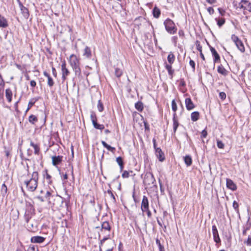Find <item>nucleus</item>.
Listing matches in <instances>:
<instances>
[{
  "instance_id": "nucleus-19",
  "label": "nucleus",
  "mask_w": 251,
  "mask_h": 251,
  "mask_svg": "<svg viewBox=\"0 0 251 251\" xmlns=\"http://www.w3.org/2000/svg\"><path fill=\"white\" fill-rule=\"evenodd\" d=\"M173 120V130H174V133H175L177 129V127L179 126L178 122L176 119V113H174Z\"/></svg>"
},
{
  "instance_id": "nucleus-12",
  "label": "nucleus",
  "mask_w": 251,
  "mask_h": 251,
  "mask_svg": "<svg viewBox=\"0 0 251 251\" xmlns=\"http://www.w3.org/2000/svg\"><path fill=\"white\" fill-rule=\"evenodd\" d=\"M155 154L160 162H163L165 159L164 153L160 148L156 149V150H155Z\"/></svg>"
},
{
  "instance_id": "nucleus-53",
  "label": "nucleus",
  "mask_w": 251,
  "mask_h": 251,
  "mask_svg": "<svg viewBox=\"0 0 251 251\" xmlns=\"http://www.w3.org/2000/svg\"><path fill=\"white\" fill-rule=\"evenodd\" d=\"M219 97L222 100H225L226 98V93L224 92H220L219 93Z\"/></svg>"
},
{
  "instance_id": "nucleus-32",
  "label": "nucleus",
  "mask_w": 251,
  "mask_h": 251,
  "mask_svg": "<svg viewBox=\"0 0 251 251\" xmlns=\"http://www.w3.org/2000/svg\"><path fill=\"white\" fill-rule=\"evenodd\" d=\"M135 107L139 112H141L144 109L143 103L141 101H138L135 104Z\"/></svg>"
},
{
  "instance_id": "nucleus-51",
  "label": "nucleus",
  "mask_w": 251,
  "mask_h": 251,
  "mask_svg": "<svg viewBox=\"0 0 251 251\" xmlns=\"http://www.w3.org/2000/svg\"><path fill=\"white\" fill-rule=\"evenodd\" d=\"M27 251H39L38 248L37 247H35L34 246H30L28 249Z\"/></svg>"
},
{
  "instance_id": "nucleus-42",
  "label": "nucleus",
  "mask_w": 251,
  "mask_h": 251,
  "mask_svg": "<svg viewBox=\"0 0 251 251\" xmlns=\"http://www.w3.org/2000/svg\"><path fill=\"white\" fill-rule=\"evenodd\" d=\"M109 189H108L107 192L108 194L110 195L111 198L113 200V202H116V198L113 194V193H112V191H111V188L110 187V185L109 184Z\"/></svg>"
},
{
  "instance_id": "nucleus-40",
  "label": "nucleus",
  "mask_w": 251,
  "mask_h": 251,
  "mask_svg": "<svg viewBox=\"0 0 251 251\" xmlns=\"http://www.w3.org/2000/svg\"><path fill=\"white\" fill-rule=\"evenodd\" d=\"M155 242L158 247L159 251H165L164 246L161 244L160 240L158 238L155 239Z\"/></svg>"
},
{
  "instance_id": "nucleus-29",
  "label": "nucleus",
  "mask_w": 251,
  "mask_h": 251,
  "mask_svg": "<svg viewBox=\"0 0 251 251\" xmlns=\"http://www.w3.org/2000/svg\"><path fill=\"white\" fill-rule=\"evenodd\" d=\"M200 117V113L198 111H195L191 113V118L193 122L197 121Z\"/></svg>"
},
{
  "instance_id": "nucleus-3",
  "label": "nucleus",
  "mask_w": 251,
  "mask_h": 251,
  "mask_svg": "<svg viewBox=\"0 0 251 251\" xmlns=\"http://www.w3.org/2000/svg\"><path fill=\"white\" fill-rule=\"evenodd\" d=\"M35 214V208L33 204L30 202L25 201V211L24 214V218L26 223H28L32 216Z\"/></svg>"
},
{
  "instance_id": "nucleus-59",
  "label": "nucleus",
  "mask_w": 251,
  "mask_h": 251,
  "mask_svg": "<svg viewBox=\"0 0 251 251\" xmlns=\"http://www.w3.org/2000/svg\"><path fill=\"white\" fill-rule=\"evenodd\" d=\"M207 10L210 15H212L214 13V10L212 7H208Z\"/></svg>"
},
{
  "instance_id": "nucleus-23",
  "label": "nucleus",
  "mask_w": 251,
  "mask_h": 251,
  "mask_svg": "<svg viewBox=\"0 0 251 251\" xmlns=\"http://www.w3.org/2000/svg\"><path fill=\"white\" fill-rule=\"evenodd\" d=\"M116 162L120 166V172H122L124 168V163L122 157L119 156L116 158Z\"/></svg>"
},
{
  "instance_id": "nucleus-10",
  "label": "nucleus",
  "mask_w": 251,
  "mask_h": 251,
  "mask_svg": "<svg viewBox=\"0 0 251 251\" xmlns=\"http://www.w3.org/2000/svg\"><path fill=\"white\" fill-rule=\"evenodd\" d=\"M19 7L20 8L21 13L22 14L24 17L25 19H27L29 16V12L27 8L24 6L23 4H20Z\"/></svg>"
},
{
  "instance_id": "nucleus-60",
  "label": "nucleus",
  "mask_w": 251,
  "mask_h": 251,
  "mask_svg": "<svg viewBox=\"0 0 251 251\" xmlns=\"http://www.w3.org/2000/svg\"><path fill=\"white\" fill-rule=\"evenodd\" d=\"M189 64L192 67V68H193V71H194L195 69V62L193 60L191 59L190 60V61H189Z\"/></svg>"
},
{
  "instance_id": "nucleus-37",
  "label": "nucleus",
  "mask_w": 251,
  "mask_h": 251,
  "mask_svg": "<svg viewBox=\"0 0 251 251\" xmlns=\"http://www.w3.org/2000/svg\"><path fill=\"white\" fill-rule=\"evenodd\" d=\"M175 58V55L172 52H170L167 57L168 61L171 65L174 63Z\"/></svg>"
},
{
  "instance_id": "nucleus-64",
  "label": "nucleus",
  "mask_w": 251,
  "mask_h": 251,
  "mask_svg": "<svg viewBox=\"0 0 251 251\" xmlns=\"http://www.w3.org/2000/svg\"><path fill=\"white\" fill-rule=\"evenodd\" d=\"M51 193L50 191H48L46 192V195H45V198L46 199H50V197L51 196Z\"/></svg>"
},
{
  "instance_id": "nucleus-8",
  "label": "nucleus",
  "mask_w": 251,
  "mask_h": 251,
  "mask_svg": "<svg viewBox=\"0 0 251 251\" xmlns=\"http://www.w3.org/2000/svg\"><path fill=\"white\" fill-rule=\"evenodd\" d=\"M212 233L213 235V239L214 242L216 243V244H220L221 243V239L220 238L218 231L217 228V227L215 225H213L212 226Z\"/></svg>"
},
{
  "instance_id": "nucleus-58",
  "label": "nucleus",
  "mask_w": 251,
  "mask_h": 251,
  "mask_svg": "<svg viewBox=\"0 0 251 251\" xmlns=\"http://www.w3.org/2000/svg\"><path fill=\"white\" fill-rule=\"evenodd\" d=\"M218 10L219 12V13L221 14V16H224L225 13H226V11L224 9H223V8H218Z\"/></svg>"
},
{
  "instance_id": "nucleus-33",
  "label": "nucleus",
  "mask_w": 251,
  "mask_h": 251,
  "mask_svg": "<svg viewBox=\"0 0 251 251\" xmlns=\"http://www.w3.org/2000/svg\"><path fill=\"white\" fill-rule=\"evenodd\" d=\"M184 161L187 166L191 165L192 163V160L190 155H186L184 157Z\"/></svg>"
},
{
  "instance_id": "nucleus-63",
  "label": "nucleus",
  "mask_w": 251,
  "mask_h": 251,
  "mask_svg": "<svg viewBox=\"0 0 251 251\" xmlns=\"http://www.w3.org/2000/svg\"><path fill=\"white\" fill-rule=\"evenodd\" d=\"M179 85H180V86H182V87H184L186 86V83L183 79H181L180 80V82Z\"/></svg>"
},
{
  "instance_id": "nucleus-55",
  "label": "nucleus",
  "mask_w": 251,
  "mask_h": 251,
  "mask_svg": "<svg viewBox=\"0 0 251 251\" xmlns=\"http://www.w3.org/2000/svg\"><path fill=\"white\" fill-rule=\"evenodd\" d=\"M233 207L234 209L235 210V211H238L239 205H238V202L235 201H234L233 202Z\"/></svg>"
},
{
  "instance_id": "nucleus-15",
  "label": "nucleus",
  "mask_w": 251,
  "mask_h": 251,
  "mask_svg": "<svg viewBox=\"0 0 251 251\" xmlns=\"http://www.w3.org/2000/svg\"><path fill=\"white\" fill-rule=\"evenodd\" d=\"M226 184L227 188L232 191H235L237 189L236 185L229 178H226Z\"/></svg>"
},
{
  "instance_id": "nucleus-1",
  "label": "nucleus",
  "mask_w": 251,
  "mask_h": 251,
  "mask_svg": "<svg viewBox=\"0 0 251 251\" xmlns=\"http://www.w3.org/2000/svg\"><path fill=\"white\" fill-rule=\"evenodd\" d=\"M38 173L37 171L33 172L32 174L30 179L24 181V183L26 185L27 190L31 192H34L38 186Z\"/></svg>"
},
{
  "instance_id": "nucleus-6",
  "label": "nucleus",
  "mask_w": 251,
  "mask_h": 251,
  "mask_svg": "<svg viewBox=\"0 0 251 251\" xmlns=\"http://www.w3.org/2000/svg\"><path fill=\"white\" fill-rule=\"evenodd\" d=\"M69 62L72 69L80 66V64L79 59L74 54L70 56Z\"/></svg>"
},
{
  "instance_id": "nucleus-14",
  "label": "nucleus",
  "mask_w": 251,
  "mask_h": 251,
  "mask_svg": "<svg viewBox=\"0 0 251 251\" xmlns=\"http://www.w3.org/2000/svg\"><path fill=\"white\" fill-rule=\"evenodd\" d=\"M186 108L188 110H191L195 107V105L192 100L190 98H186L185 100Z\"/></svg>"
},
{
  "instance_id": "nucleus-48",
  "label": "nucleus",
  "mask_w": 251,
  "mask_h": 251,
  "mask_svg": "<svg viewBox=\"0 0 251 251\" xmlns=\"http://www.w3.org/2000/svg\"><path fill=\"white\" fill-rule=\"evenodd\" d=\"M217 145L219 149H223L224 148L225 145L223 142L220 140L217 139Z\"/></svg>"
},
{
  "instance_id": "nucleus-13",
  "label": "nucleus",
  "mask_w": 251,
  "mask_h": 251,
  "mask_svg": "<svg viewBox=\"0 0 251 251\" xmlns=\"http://www.w3.org/2000/svg\"><path fill=\"white\" fill-rule=\"evenodd\" d=\"M46 238L40 236H33L30 239V241L31 243H43Z\"/></svg>"
},
{
  "instance_id": "nucleus-54",
  "label": "nucleus",
  "mask_w": 251,
  "mask_h": 251,
  "mask_svg": "<svg viewBox=\"0 0 251 251\" xmlns=\"http://www.w3.org/2000/svg\"><path fill=\"white\" fill-rule=\"evenodd\" d=\"M123 174L122 175V176L123 178H128L129 176V172L127 171H123Z\"/></svg>"
},
{
  "instance_id": "nucleus-44",
  "label": "nucleus",
  "mask_w": 251,
  "mask_h": 251,
  "mask_svg": "<svg viewBox=\"0 0 251 251\" xmlns=\"http://www.w3.org/2000/svg\"><path fill=\"white\" fill-rule=\"evenodd\" d=\"M91 120L92 124L94 123V122H97V117L96 114L95 112L91 111V115H90Z\"/></svg>"
},
{
  "instance_id": "nucleus-28",
  "label": "nucleus",
  "mask_w": 251,
  "mask_h": 251,
  "mask_svg": "<svg viewBox=\"0 0 251 251\" xmlns=\"http://www.w3.org/2000/svg\"><path fill=\"white\" fill-rule=\"evenodd\" d=\"M217 71L219 74L225 76L228 73V71L222 65L218 66Z\"/></svg>"
},
{
  "instance_id": "nucleus-2",
  "label": "nucleus",
  "mask_w": 251,
  "mask_h": 251,
  "mask_svg": "<svg viewBox=\"0 0 251 251\" xmlns=\"http://www.w3.org/2000/svg\"><path fill=\"white\" fill-rule=\"evenodd\" d=\"M143 183L146 189L152 188L155 185V179L153 174L151 172L146 173L143 180Z\"/></svg>"
},
{
  "instance_id": "nucleus-30",
  "label": "nucleus",
  "mask_w": 251,
  "mask_h": 251,
  "mask_svg": "<svg viewBox=\"0 0 251 251\" xmlns=\"http://www.w3.org/2000/svg\"><path fill=\"white\" fill-rule=\"evenodd\" d=\"M7 193V187L4 183L2 184L0 189V194L3 197H5Z\"/></svg>"
},
{
  "instance_id": "nucleus-50",
  "label": "nucleus",
  "mask_w": 251,
  "mask_h": 251,
  "mask_svg": "<svg viewBox=\"0 0 251 251\" xmlns=\"http://www.w3.org/2000/svg\"><path fill=\"white\" fill-rule=\"evenodd\" d=\"M244 243L248 246H251V236H248L247 240L244 241Z\"/></svg>"
},
{
  "instance_id": "nucleus-49",
  "label": "nucleus",
  "mask_w": 251,
  "mask_h": 251,
  "mask_svg": "<svg viewBox=\"0 0 251 251\" xmlns=\"http://www.w3.org/2000/svg\"><path fill=\"white\" fill-rule=\"evenodd\" d=\"M110 238V235L108 234L107 236L104 237L102 239L100 240V247H101L103 245V244L104 243V242L109 239Z\"/></svg>"
},
{
  "instance_id": "nucleus-31",
  "label": "nucleus",
  "mask_w": 251,
  "mask_h": 251,
  "mask_svg": "<svg viewBox=\"0 0 251 251\" xmlns=\"http://www.w3.org/2000/svg\"><path fill=\"white\" fill-rule=\"evenodd\" d=\"M241 2L244 3V6H245V9L251 12V3L247 0H241Z\"/></svg>"
},
{
  "instance_id": "nucleus-38",
  "label": "nucleus",
  "mask_w": 251,
  "mask_h": 251,
  "mask_svg": "<svg viewBox=\"0 0 251 251\" xmlns=\"http://www.w3.org/2000/svg\"><path fill=\"white\" fill-rule=\"evenodd\" d=\"M92 124L96 129L102 130L104 128V126L103 125L99 124L97 122H94V123Z\"/></svg>"
},
{
  "instance_id": "nucleus-11",
  "label": "nucleus",
  "mask_w": 251,
  "mask_h": 251,
  "mask_svg": "<svg viewBox=\"0 0 251 251\" xmlns=\"http://www.w3.org/2000/svg\"><path fill=\"white\" fill-rule=\"evenodd\" d=\"M51 158L52 165L54 166H56L62 162L63 156L61 155H55L52 156Z\"/></svg>"
},
{
  "instance_id": "nucleus-21",
  "label": "nucleus",
  "mask_w": 251,
  "mask_h": 251,
  "mask_svg": "<svg viewBox=\"0 0 251 251\" xmlns=\"http://www.w3.org/2000/svg\"><path fill=\"white\" fill-rule=\"evenodd\" d=\"M12 95V92L10 88H7L5 90V97L8 102H11Z\"/></svg>"
},
{
  "instance_id": "nucleus-34",
  "label": "nucleus",
  "mask_w": 251,
  "mask_h": 251,
  "mask_svg": "<svg viewBox=\"0 0 251 251\" xmlns=\"http://www.w3.org/2000/svg\"><path fill=\"white\" fill-rule=\"evenodd\" d=\"M165 68L167 70L169 75L171 76V77H173L174 70L172 69L171 65L166 64L165 65Z\"/></svg>"
},
{
  "instance_id": "nucleus-18",
  "label": "nucleus",
  "mask_w": 251,
  "mask_h": 251,
  "mask_svg": "<svg viewBox=\"0 0 251 251\" xmlns=\"http://www.w3.org/2000/svg\"><path fill=\"white\" fill-rule=\"evenodd\" d=\"M30 146L33 148L34 154L36 155H39L40 152L39 145L38 144H35L32 140H30Z\"/></svg>"
},
{
  "instance_id": "nucleus-35",
  "label": "nucleus",
  "mask_w": 251,
  "mask_h": 251,
  "mask_svg": "<svg viewBox=\"0 0 251 251\" xmlns=\"http://www.w3.org/2000/svg\"><path fill=\"white\" fill-rule=\"evenodd\" d=\"M28 121L30 123L34 125L38 121V119L36 116L34 115H31L29 116Z\"/></svg>"
},
{
  "instance_id": "nucleus-56",
  "label": "nucleus",
  "mask_w": 251,
  "mask_h": 251,
  "mask_svg": "<svg viewBox=\"0 0 251 251\" xmlns=\"http://www.w3.org/2000/svg\"><path fill=\"white\" fill-rule=\"evenodd\" d=\"M4 153L5 155L8 157L10 155L11 150L9 149H7L5 147H4Z\"/></svg>"
},
{
  "instance_id": "nucleus-17",
  "label": "nucleus",
  "mask_w": 251,
  "mask_h": 251,
  "mask_svg": "<svg viewBox=\"0 0 251 251\" xmlns=\"http://www.w3.org/2000/svg\"><path fill=\"white\" fill-rule=\"evenodd\" d=\"M210 50L212 53V56L214 57V62H217L218 61L220 60V57L219 54L214 48L210 47Z\"/></svg>"
},
{
  "instance_id": "nucleus-61",
  "label": "nucleus",
  "mask_w": 251,
  "mask_h": 251,
  "mask_svg": "<svg viewBox=\"0 0 251 251\" xmlns=\"http://www.w3.org/2000/svg\"><path fill=\"white\" fill-rule=\"evenodd\" d=\"M51 69H52V73L53 75L56 77L57 76V72L56 71L55 68L53 67H52Z\"/></svg>"
},
{
  "instance_id": "nucleus-4",
  "label": "nucleus",
  "mask_w": 251,
  "mask_h": 251,
  "mask_svg": "<svg viewBox=\"0 0 251 251\" xmlns=\"http://www.w3.org/2000/svg\"><path fill=\"white\" fill-rule=\"evenodd\" d=\"M164 25L166 30L170 34H174L177 32V27L175 23L169 18H167L164 22Z\"/></svg>"
},
{
  "instance_id": "nucleus-5",
  "label": "nucleus",
  "mask_w": 251,
  "mask_h": 251,
  "mask_svg": "<svg viewBox=\"0 0 251 251\" xmlns=\"http://www.w3.org/2000/svg\"><path fill=\"white\" fill-rule=\"evenodd\" d=\"M231 40L235 43L238 49L241 52H245V47L242 41L235 35L233 34L231 36Z\"/></svg>"
},
{
  "instance_id": "nucleus-47",
  "label": "nucleus",
  "mask_w": 251,
  "mask_h": 251,
  "mask_svg": "<svg viewBox=\"0 0 251 251\" xmlns=\"http://www.w3.org/2000/svg\"><path fill=\"white\" fill-rule=\"evenodd\" d=\"M48 78V85L49 87H51L53 86L54 82L52 78L50 76H49Z\"/></svg>"
},
{
  "instance_id": "nucleus-41",
  "label": "nucleus",
  "mask_w": 251,
  "mask_h": 251,
  "mask_svg": "<svg viewBox=\"0 0 251 251\" xmlns=\"http://www.w3.org/2000/svg\"><path fill=\"white\" fill-rule=\"evenodd\" d=\"M38 100V99L36 98L30 99L28 104V109H30Z\"/></svg>"
},
{
  "instance_id": "nucleus-24",
  "label": "nucleus",
  "mask_w": 251,
  "mask_h": 251,
  "mask_svg": "<svg viewBox=\"0 0 251 251\" xmlns=\"http://www.w3.org/2000/svg\"><path fill=\"white\" fill-rule=\"evenodd\" d=\"M43 176L44 178L47 180L48 184H52L51 176L48 174V170L47 169L44 171Z\"/></svg>"
},
{
  "instance_id": "nucleus-36",
  "label": "nucleus",
  "mask_w": 251,
  "mask_h": 251,
  "mask_svg": "<svg viewBox=\"0 0 251 251\" xmlns=\"http://www.w3.org/2000/svg\"><path fill=\"white\" fill-rule=\"evenodd\" d=\"M75 72V75L77 76H80L81 75V70L80 66L73 68Z\"/></svg>"
},
{
  "instance_id": "nucleus-27",
  "label": "nucleus",
  "mask_w": 251,
  "mask_h": 251,
  "mask_svg": "<svg viewBox=\"0 0 251 251\" xmlns=\"http://www.w3.org/2000/svg\"><path fill=\"white\" fill-rule=\"evenodd\" d=\"M160 10L156 6H155L152 10V14L154 18H158L160 15Z\"/></svg>"
},
{
  "instance_id": "nucleus-45",
  "label": "nucleus",
  "mask_w": 251,
  "mask_h": 251,
  "mask_svg": "<svg viewBox=\"0 0 251 251\" xmlns=\"http://www.w3.org/2000/svg\"><path fill=\"white\" fill-rule=\"evenodd\" d=\"M97 107H98V109L99 112H101L103 111V110L104 109L103 105L100 100H99L98 101Z\"/></svg>"
},
{
  "instance_id": "nucleus-16",
  "label": "nucleus",
  "mask_w": 251,
  "mask_h": 251,
  "mask_svg": "<svg viewBox=\"0 0 251 251\" xmlns=\"http://www.w3.org/2000/svg\"><path fill=\"white\" fill-rule=\"evenodd\" d=\"M27 223V226L28 229L31 232H35L37 230V226L36 225V222H30L29 221L28 223Z\"/></svg>"
},
{
  "instance_id": "nucleus-57",
  "label": "nucleus",
  "mask_w": 251,
  "mask_h": 251,
  "mask_svg": "<svg viewBox=\"0 0 251 251\" xmlns=\"http://www.w3.org/2000/svg\"><path fill=\"white\" fill-rule=\"evenodd\" d=\"M207 135V132L205 129H203L201 132V138H205Z\"/></svg>"
},
{
  "instance_id": "nucleus-22",
  "label": "nucleus",
  "mask_w": 251,
  "mask_h": 251,
  "mask_svg": "<svg viewBox=\"0 0 251 251\" xmlns=\"http://www.w3.org/2000/svg\"><path fill=\"white\" fill-rule=\"evenodd\" d=\"M103 230H107L108 231H110L111 226L108 222L104 221L101 224V231H102Z\"/></svg>"
},
{
  "instance_id": "nucleus-7",
  "label": "nucleus",
  "mask_w": 251,
  "mask_h": 251,
  "mask_svg": "<svg viewBox=\"0 0 251 251\" xmlns=\"http://www.w3.org/2000/svg\"><path fill=\"white\" fill-rule=\"evenodd\" d=\"M61 71L62 79L64 81L66 80L67 76L70 74V71L66 68V63L65 61H64L61 65Z\"/></svg>"
},
{
  "instance_id": "nucleus-25",
  "label": "nucleus",
  "mask_w": 251,
  "mask_h": 251,
  "mask_svg": "<svg viewBox=\"0 0 251 251\" xmlns=\"http://www.w3.org/2000/svg\"><path fill=\"white\" fill-rule=\"evenodd\" d=\"M8 26L7 21L6 19L0 15V27L5 28Z\"/></svg>"
},
{
  "instance_id": "nucleus-9",
  "label": "nucleus",
  "mask_w": 251,
  "mask_h": 251,
  "mask_svg": "<svg viewBox=\"0 0 251 251\" xmlns=\"http://www.w3.org/2000/svg\"><path fill=\"white\" fill-rule=\"evenodd\" d=\"M141 208L143 212H145V210H148L149 208L148 199L146 196H144L143 197Z\"/></svg>"
},
{
  "instance_id": "nucleus-39",
  "label": "nucleus",
  "mask_w": 251,
  "mask_h": 251,
  "mask_svg": "<svg viewBox=\"0 0 251 251\" xmlns=\"http://www.w3.org/2000/svg\"><path fill=\"white\" fill-rule=\"evenodd\" d=\"M215 20L217 21V25L219 27L222 26L225 24L226 22L225 19L224 18H215Z\"/></svg>"
},
{
  "instance_id": "nucleus-46",
  "label": "nucleus",
  "mask_w": 251,
  "mask_h": 251,
  "mask_svg": "<svg viewBox=\"0 0 251 251\" xmlns=\"http://www.w3.org/2000/svg\"><path fill=\"white\" fill-rule=\"evenodd\" d=\"M172 108L173 111L174 112V113H176V111L177 110V105H176V103L175 100H173L172 101Z\"/></svg>"
},
{
  "instance_id": "nucleus-52",
  "label": "nucleus",
  "mask_w": 251,
  "mask_h": 251,
  "mask_svg": "<svg viewBox=\"0 0 251 251\" xmlns=\"http://www.w3.org/2000/svg\"><path fill=\"white\" fill-rule=\"evenodd\" d=\"M196 47H197V50L200 51V52H201L202 51V47L200 45V42L199 41H197L196 42Z\"/></svg>"
},
{
  "instance_id": "nucleus-62",
  "label": "nucleus",
  "mask_w": 251,
  "mask_h": 251,
  "mask_svg": "<svg viewBox=\"0 0 251 251\" xmlns=\"http://www.w3.org/2000/svg\"><path fill=\"white\" fill-rule=\"evenodd\" d=\"M6 58L5 56L3 55L1 56L0 58V64L6 61Z\"/></svg>"
},
{
  "instance_id": "nucleus-20",
  "label": "nucleus",
  "mask_w": 251,
  "mask_h": 251,
  "mask_svg": "<svg viewBox=\"0 0 251 251\" xmlns=\"http://www.w3.org/2000/svg\"><path fill=\"white\" fill-rule=\"evenodd\" d=\"M83 55L87 58H90L92 56L91 49L88 47H86L84 50Z\"/></svg>"
},
{
  "instance_id": "nucleus-26",
  "label": "nucleus",
  "mask_w": 251,
  "mask_h": 251,
  "mask_svg": "<svg viewBox=\"0 0 251 251\" xmlns=\"http://www.w3.org/2000/svg\"><path fill=\"white\" fill-rule=\"evenodd\" d=\"M101 143L102 146L104 148L107 149L109 151L113 153H114L116 149L114 147H112L109 145L108 144H107L105 141H102Z\"/></svg>"
},
{
  "instance_id": "nucleus-43",
  "label": "nucleus",
  "mask_w": 251,
  "mask_h": 251,
  "mask_svg": "<svg viewBox=\"0 0 251 251\" xmlns=\"http://www.w3.org/2000/svg\"><path fill=\"white\" fill-rule=\"evenodd\" d=\"M123 74V71L118 68L115 69V75L117 77H120Z\"/></svg>"
}]
</instances>
